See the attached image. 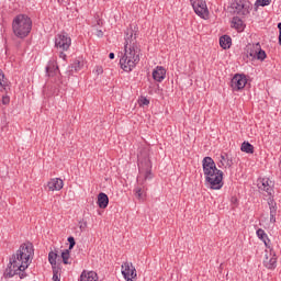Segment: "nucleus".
<instances>
[{
  "mask_svg": "<svg viewBox=\"0 0 281 281\" xmlns=\"http://www.w3.org/2000/svg\"><path fill=\"white\" fill-rule=\"evenodd\" d=\"M32 256H34V246L32 244H22L10 258L9 266L4 271V278H14V276H19L21 280L27 278L25 269L30 267Z\"/></svg>",
  "mask_w": 281,
  "mask_h": 281,
  "instance_id": "nucleus-1",
  "label": "nucleus"
},
{
  "mask_svg": "<svg viewBox=\"0 0 281 281\" xmlns=\"http://www.w3.org/2000/svg\"><path fill=\"white\" fill-rule=\"evenodd\" d=\"M125 34V53L120 59V65L124 71H133V69H135L139 64L142 48L137 43V32L133 31V29H127Z\"/></svg>",
  "mask_w": 281,
  "mask_h": 281,
  "instance_id": "nucleus-2",
  "label": "nucleus"
},
{
  "mask_svg": "<svg viewBox=\"0 0 281 281\" xmlns=\"http://www.w3.org/2000/svg\"><path fill=\"white\" fill-rule=\"evenodd\" d=\"M203 173L211 190L223 188V171L216 168V162L212 157H204L202 160Z\"/></svg>",
  "mask_w": 281,
  "mask_h": 281,
  "instance_id": "nucleus-3",
  "label": "nucleus"
},
{
  "mask_svg": "<svg viewBox=\"0 0 281 281\" xmlns=\"http://www.w3.org/2000/svg\"><path fill=\"white\" fill-rule=\"evenodd\" d=\"M138 170L139 176L137 177V183L138 186L135 187L134 192L136 199H144V188H146V181L148 179H153V164L150 162V159L145 158L144 160H140L138 158Z\"/></svg>",
  "mask_w": 281,
  "mask_h": 281,
  "instance_id": "nucleus-4",
  "label": "nucleus"
},
{
  "mask_svg": "<svg viewBox=\"0 0 281 281\" xmlns=\"http://www.w3.org/2000/svg\"><path fill=\"white\" fill-rule=\"evenodd\" d=\"M13 34L18 38H25L32 32V19L25 14H19L12 22Z\"/></svg>",
  "mask_w": 281,
  "mask_h": 281,
  "instance_id": "nucleus-5",
  "label": "nucleus"
},
{
  "mask_svg": "<svg viewBox=\"0 0 281 281\" xmlns=\"http://www.w3.org/2000/svg\"><path fill=\"white\" fill-rule=\"evenodd\" d=\"M249 10H251V5L246 0H234L228 7V12L238 16H247Z\"/></svg>",
  "mask_w": 281,
  "mask_h": 281,
  "instance_id": "nucleus-6",
  "label": "nucleus"
},
{
  "mask_svg": "<svg viewBox=\"0 0 281 281\" xmlns=\"http://www.w3.org/2000/svg\"><path fill=\"white\" fill-rule=\"evenodd\" d=\"M191 5L201 19H207L210 11L207 10V4L203 0H191Z\"/></svg>",
  "mask_w": 281,
  "mask_h": 281,
  "instance_id": "nucleus-7",
  "label": "nucleus"
},
{
  "mask_svg": "<svg viewBox=\"0 0 281 281\" xmlns=\"http://www.w3.org/2000/svg\"><path fill=\"white\" fill-rule=\"evenodd\" d=\"M55 47L61 52H67L71 47V37L65 33L58 34L55 38Z\"/></svg>",
  "mask_w": 281,
  "mask_h": 281,
  "instance_id": "nucleus-8",
  "label": "nucleus"
},
{
  "mask_svg": "<svg viewBox=\"0 0 281 281\" xmlns=\"http://www.w3.org/2000/svg\"><path fill=\"white\" fill-rule=\"evenodd\" d=\"M247 86V77L245 75H235L231 80L233 91H240Z\"/></svg>",
  "mask_w": 281,
  "mask_h": 281,
  "instance_id": "nucleus-9",
  "label": "nucleus"
},
{
  "mask_svg": "<svg viewBox=\"0 0 281 281\" xmlns=\"http://www.w3.org/2000/svg\"><path fill=\"white\" fill-rule=\"evenodd\" d=\"M122 276L126 281H133V279L137 278V270L133 267V263L124 262L122 266Z\"/></svg>",
  "mask_w": 281,
  "mask_h": 281,
  "instance_id": "nucleus-10",
  "label": "nucleus"
},
{
  "mask_svg": "<svg viewBox=\"0 0 281 281\" xmlns=\"http://www.w3.org/2000/svg\"><path fill=\"white\" fill-rule=\"evenodd\" d=\"M263 266L267 269H276L278 267V257L274 255L273 249L270 248V254L266 255V259L263 260Z\"/></svg>",
  "mask_w": 281,
  "mask_h": 281,
  "instance_id": "nucleus-11",
  "label": "nucleus"
},
{
  "mask_svg": "<svg viewBox=\"0 0 281 281\" xmlns=\"http://www.w3.org/2000/svg\"><path fill=\"white\" fill-rule=\"evenodd\" d=\"M218 168H232L234 166V159L227 153H222L217 161Z\"/></svg>",
  "mask_w": 281,
  "mask_h": 281,
  "instance_id": "nucleus-12",
  "label": "nucleus"
},
{
  "mask_svg": "<svg viewBox=\"0 0 281 281\" xmlns=\"http://www.w3.org/2000/svg\"><path fill=\"white\" fill-rule=\"evenodd\" d=\"M258 188L261 192H267V194L271 195V192H273V182L269 178H262L258 181Z\"/></svg>",
  "mask_w": 281,
  "mask_h": 281,
  "instance_id": "nucleus-13",
  "label": "nucleus"
},
{
  "mask_svg": "<svg viewBox=\"0 0 281 281\" xmlns=\"http://www.w3.org/2000/svg\"><path fill=\"white\" fill-rule=\"evenodd\" d=\"M64 186H65V183L63 182V179H59V178H53L47 183V188H48V190H50V192H54L56 190L57 191L63 190Z\"/></svg>",
  "mask_w": 281,
  "mask_h": 281,
  "instance_id": "nucleus-14",
  "label": "nucleus"
},
{
  "mask_svg": "<svg viewBox=\"0 0 281 281\" xmlns=\"http://www.w3.org/2000/svg\"><path fill=\"white\" fill-rule=\"evenodd\" d=\"M153 78L156 82H162L166 80V69L161 66H157L153 71Z\"/></svg>",
  "mask_w": 281,
  "mask_h": 281,
  "instance_id": "nucleus-15",
  "label": "nucleus"
},
{
  "mask_svg": "<svg viewBox=\"0 0 281 281\" xmlns=\"http://www.w3.org/2000/svg\"><path fill=\"white\" fill-rule=\"evenodd\" d=\"M257 237L259 240H262L263 245L267 247V249H271V239H269V236L262 228L257 229Z\"/></svg>",
  "mask_w": 281,
  "mask_h": 281,
  "instance_id": "nucleus-16",
  "label": "nucleus"
},
{
  "mask_svg": "<svg viewBox=\"0 0 281 281\" xmlns=\"http://www.w3.org/2000/svg\"><path fill=\"white\" fill-rule=\"evenodd\" d=\"M80 281H98V273L95 271L83 270L80 276Z\"/></svg>",
  "mask_w": 281,
  "mask_h": 281,
  "instance_id": "nucleus-17",
  "label": "nucleus"
},
{
  "mask_svg": "<svg viewBox=\"0 0 281 281\" xmlns=\"http://www.w3.org/2000/svg\"><path fill=\"white\" fill-rule=\"evenodd\" d=\"M97 203L101 210H106L109 207V195L102 192L99 193Z\"/></svg>",
  "mask_w": 281,
  "mask_h": 281,
  "instance_id": "nucleus-18",
  "label": "nucleus"
},
{
  "mask_svg": "<svg viewBox=\"0 0 281 281\" xmlns=\"http://www.w3.org/2000/svg\"><path fill=\"white\" fill-rule=\"evenodd\" d=\"M260 49V44L257 43L255 45H248L246 47V54L250 56V58H256L258 50Z\"/></svg>",
  "mask_w": 281,
  "mask_h": 281,
  "instance_id": "nucleus-19",
  "label": "nucleus"
},
{
  "mask_svg": "<svg viewBox=\"0 0 281 281\" xmlns=\"http://www.w3.org/2000/svg\"><path fill=\"white\" fill-rule=\"evenodd\" d=\"M220 45L223 49H229L232 47V37L229 35H223L220 37Z\"/></svg>",
  "mask_w": 281,
  "mask_h": 281,
  "instance_id": "nucleus-20",
  "label": "nucleus"
},
{
  "mask_svg": "<svg viewBox=\"0 0 281 281\" xmlns=\"http://www.w3.org/2000/svg\"><path fill=\"white\" fill-rule=\"evenodd\" d=\"M270 207V223H276V214L278 213V207L276 206V201H268Z\"/></svg>",
  "mask_w": 281,
  "mask_h": 281,
  "instance_id": "nucleus-21",
  "label": "nucleus"
},
{
  "mask_svg": "<svg viewBox=\"0 0 281 281\" xmlns=\"http://www.w3.org/2000/svg\"><path fill=\"white\" fill-rule=\"evenodd\" d=\"M232 23H233L232 26L235 27L237 32H243V30H245V23L238 16L233 18Z\"/></svg>",
  "mask_w": 281,
  "mask_h": 281,
  "instance_id": "nucleus-22",
  "label": "nucleus"
},
{
  "mask_svg": "<svg viewBox=\"0 0 281 281\" xmlns=\"http://www.w3.org/2000/svg\"><path fill=\"white\" fill-rule=\"evenodd\" d=\"M241 153H247V155H254V145L249 142H244L240 147Z\"/></svg>",
  "mask_w": 281,
  "mask_h": 281,
  "instance_id": "nucleus-23",
  "label": "nucleus"
},
{
  "mask_svg": "<svg viewBox=\"0 0 281 281\" xmlns=\"http://www.w3.org/2000/svg\"><path fill=\"white\" fill-rule=\"evenodd\" d=\"M85 67V61L80 59H76L74 64L71 65V71H80Z\"/></svg>",
  "mask_w": 281,
  "mask_h": 281,
  "instance_id": "nucleus-24",
  "label": "nucleus"
},
{
  "mask_svg": "<svg viewBox=\"0 0 281 281\" xmlns=\"http://www.w3.org/2000/svg\"><path fill=\"white\" fill-rule=\"evenodd\" d=\"M69 249H66L61 252V260L64 265H71V261H69V258H71V255L69 254Z\"/></svg>",
  "mask_w": 281,
  "mask_h": 281,
  "instance_id": "nucleus-25",
  "label": "nucleus"
},
{
  "mask_svg": "<svg viewBox=\"0 0 281 281\" xmlns=\"http://www.w3.org/2000/svg\"><path fill=\"white\" fill-rule=\"evenodd\" d=\"M56 260H58V251H50L48 254V261L54 267L56 265Z\"/></svg>",
  "mask_w": 281,
  "mask_h": 281,
  "instance_id": "nucleus-26",
  "label": "nucleus"
},
{
  "mask_svg": "<svg viewBox=\"0 0 281 281\" xmlns=\"http://www.w3.org/2000/svg\"><path fill=\"white\" fill-rule=\"evenodd\" d=\"M0 89H4V91L8 89V82L5 81V75H3V71L0 69Z\"/></svg>",
  "mask_w": 281,
  "mask_h": 281,
  "instance_id": "nucleus-27",
  "label": "nucleus"
},
{
  "mask_svg": "<svg viewBox=\"0 0 281 281\" xmlns=\"http://www.w3.org/2000/svg\"><path fill=\"white\" fill-rule=\"evenodd\" d=\"M255 58H257V60H265V58H267V53L262 50V48H260L259 50H257V55Z\"/></svg>",
  "mask_w": 281,
  "mask_h": 281,
  "instance_id": "nucleus-28",
  "label": "nucleus"
},
{
  "mask_svg": "<svg viewBox=\"0 0 281 281\" xmlns=\"http://www.w3.org/2000/svg\"><path fill=\"white\" fill-rule=\"evenodd\" d=\"M139 106H148L150 104V100H148L146 97H140L138 99Z\"/></svg>",
  "mask_w": 281,
  "mask_h": 281,
  "instance_id": "nucleus-29",
  "label": "nucleus"
},
{
  "mask_svg": "<svg viewBox=\"0 0 281 281\" xmlns=\"http://www.w3.org/2000/svg\"><path fill=\"white\" fill-rule=\"evenodd\" d=\"M68 243H69V248L68 250L74 249V247H76V239L74 237H68Z\"/></svg>",
  "mask_w": 281,
  "mask_h": 281,
  "instance_id": "nucleus-30",
  "label": "nucleus"
},
{
  "mask_svg": "<svg viewBox=\"0 0 281 281\" xmlns=\"http://www.w3.org/2000/svg\"><path fill=\"white\" fill-rule=\"evenodd\" d=\"M53 267V276H60V267L54 265Z\"/></svg>",
  "mask_w": 281,
  "mask_h": 281,
  "instance_id": "nucleus-31",
  "label": "nucleus"
},
{
  "mask_svg": "<svg viewBox=\"0 0 281 281\" xmlns=\"http://www.w3.org/2000/svg\"><path fill=\"white\" fill-rule=\"evenodd\" d=\"M53 71H54V65H48V66L46 67V74H48V76H53V75H52Z\"/></svg>",
  "mask_w": 281,
  "mask_h": 281,
  "instance_id": "nucleus-32",
  "label": "nucleus"
},
{
  "mask_svg": "<svg viewBox=\"0 0 281 281\" xmlns=\"http://www.w3.org/2000/svg\"><path fill=\"white\" fill-rule=\"evenodd\" d=\"M260 5L265 7V5H269L271 3V0H261L259 1Z\"/></svg>",
  "mask_w": 281,
  "mask_h": 281,
  "instance_id": "nucleus-33",
  "label": "nucleus"
},
{
  "mask_svg": "<svg viewBox=\"0 0 281 281\" xmlns=\"http://www.w3.org/2000/svg\"><path fill=\"white\" fill-rule=\"evenodd\" d=\"M53 281H60V274H53Z\"/></svg>",
  "mask_w": 281,
  "mask_h": 281,
  "instance_id": "nucleus-34",
  "label": "nucleus"
},
{
  "mask_svg": "<svg viewBox=\"0 0 281 281\" xmlns=\"http://www.w3.org/2000/svg\"><path fill=\"white\" fill-rule=\"evenodd\" d=\"M59 58H63L65 60V58H67V55L64 52L59 53Z\"/></svg>",
  "mask_w": 281,
  "mask_h": 281,
  "instance_id": "nucleus-35",
  "label": "nucleus"
},
{
  "mask_svg": "<svg viewBox=\"0 0 281 281\" xmlns=\"http://www.w3.org/2000/svg\"><path fill=\"white\" fill-rule=\"evenodd\" d=\"M109 58H110V60H113V58H115V54L114 53H110L109 54Z\"/></svg>",
  "mask_w": 281,
  "mask_h": 281,
  "instance_id": "nucleus-36",
  "label": "nucleus"
},
{
  "mask_svg": "<svg viewBox=\"0 0 281 281\" xmlns=\"http://www.w3.org/2000/svg\"><path fill=\"white\" fill-rule=\"evenodd\" d=\"M278 30H279V34H281V22L278 23Z\"/></svg>",
  "mask_w": 281,
  "mask_h": 281,
  "instance_id": "nucleus-37",
  "label": "nucleus"
},
{
  "mask_svg": "<svg viewBox=\"0 0 281 281\" xmlns=\"http://www.w3.org/2000/svg\"><path fill=\"white\" fill-rule=\"evenodd\" d=\"M279 45H281V33H279Z\"/></svg>",
  "mask_w": 281,
  "mask_h": 281,
  "instance_id": "nucleus-38",
  "label": "nucleus"
},
{
  "mask_svg": "<svg viewBox=\"0 0 281 281\" xmlns=\"http://www.w3.org/2000/svg\"><path fill=\"white\" fill-rule=\"evenodd\" d=\"M98 74H102V68L97 69Z\"/></svg>",
  "mask_w": 281,
  "mask_h": 281,
  "instance_id": "nucleus-39",
  "label": "nucleus"
},
{
  "mask_svg": "<svg viewBox=\"0 0 281 281\" xmlns=\"http://www.w3.org/2000/svg\"><path fill=\"white\" fill-rule=\"evenodd\" d=\"M9 100L8 99H3V104H8Z\"/></svg>",
  "mask_w": 281,
  "mask_h": 281,
  "instance_id": "nucleus-40",
  "label": "nucleus"
},
{
  "mask_svg": "<svg viewBox=\"0 0 281 281\" xmlns=\"http://www.w3.org/2000/svg\"><path fill=\"white\" fill-rule=\"evenodd\" d=\"M236 201H237L236 198H233V199H232V202H233V203H236Z\"/></svg>",
  "mask_w": 281,
  "mask_h": 281,
  "instance_id": "nucleus-41",
  "label": "nucleus"
},
{
  "mask_svg": "<svg viewBox=\"0 0 281 281\" xmlns=\"http://www.w3.org/2000/svg\"><path fill=\"white\" fill-rule=\"evenodd\" d=\"M99 36H102V31H99Z\"/></svg>",
  "mask_w": 281,
  "mask_h": 281,
  "instance_id": "nucleus-42",
  "label": "nucleus"
}]
</instances>
